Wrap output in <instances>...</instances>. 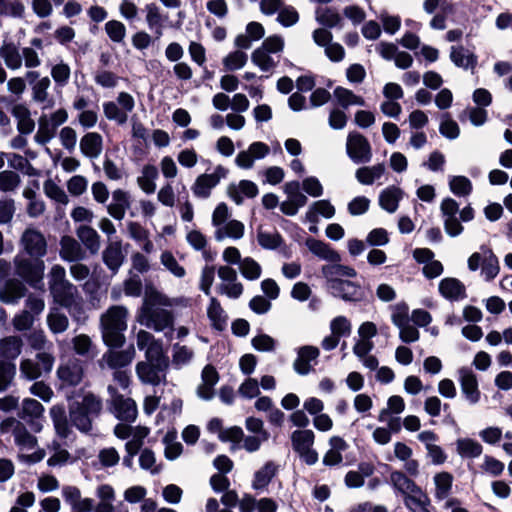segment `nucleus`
<instances>
[{"mask_svg":"<svg viewBox=\"0 0 512 512\" xmlns=\"http://www.w3.org/2000/svg\"><path fill=\"white\" fill-rule=\"evenodd\" d=\"M314 439V432L309 429L295 430L291 434L292 447L294 451L297 453L312 448L314 444Z\"/></svg>","mask_w":512,"mask_h":512,"instance_id":"49","label":"nucleus"},{"mask_svg":"<svg viewBox=\"0 0 512 512\" xmlns=\"http://www.w3.org/2000/svg\"><path fill=\"white\" fill-rule=\"evenodd\" d=\"M335 215V207L330 203L329 200H318L313 202L307 212L306 219L308 222L316 224L319 221V216H323L326 219H331Z\"/></svg>","mask_w":512,"mask_h":512,"instance_id":"33","label":"nucleus"},{"mask_svg":"<svg viewBox=\"0 0 512 512\" xmlns=\"http://www.w3.org/2000/svg\"><path fill=\"white\" fill-rule=\"evenodd\" d=\"M11 114L17 121V130L22 135H29L35 129V121L31 118L29 108L22 103L11 108Z\"/></svg>","mask_w":512,"mask_h":512,"instance_id":"25","label":"nucleus"},{"mask_svg":"<svg viewBox=\"0 0 512 512\" xmlns=\"http://www.w3.org/2000/svg\"><path fill=\"white\" fill-rule=\"evenodd\" d=\"M326 289L333 297L345 302L364 303L372 297L370 291L351 280L332 281L330 286H326Z\"/></svg>","mask_w":512,"mask_h":512,"instance_id":"6","label":"nucleus"},{"mask_svg":"<svg viewBox=\"0 0 512 512\" xmlns=\"http://www.w3.org/2000/svg\"><path fill=\"white\" fill-rule=\"evenodd\" d=\"M15 374V364L13 362L0 359V392L8 389Z\"/></svg>","mask_w":512,"mask_h":512,"instance_id":"62","label":"nucleus"},{"mask_svg":"<svg viewBox=\"0 0 512 512\" xmlns=\"http://www.w3.org/2000/svg\"><path fill=\"white\" fill-rule=\"evenodd\" d=\"M174 304L173 299L155 289L146 291L138 314L139 323L148 329L163 332L171 340L174 334V315L164 307H172Z\"/></svg>","mask_w":512,"mask_h":512,"instance_id":"1","label":"nucleus"},{"mask_svg":"<svg viewBox=\"0 0 512 512\" xmlns=\"http://www.w3.org/2000/svg\"><path fill=\"white\" fill-rule=\"evenodd\" d=\"M459 383L461 392L469 404L475 405L480 401L481 392L475 373L468 368L459 370Z\"/></svg>","mask_w":512,"mask_h":512,"instance_id":"17","label":"nucleus"},{"mask_svg":"<svg viewBox=\"0 0 512 512\" xmlns=\"http://www.w3.org/2000/svg\"><path fill=\"white\" fill-rule=\"evenodd\" d=\"M127 309L123 306H112L101 316L102 337L109 347H121L125 341L124 331L127 329Z\"/></svg>","mask_w":512,"mask_h":512,"instance_id":"2","label":"nucleus"},{"mask_svg":"<svg viewBox=\"0 0 512 512\" xmlns=\"http://www.w3.org/2000/svg\"><path fill=\"white\" fill-rule=\"evenodd\" d=\"M50 74L54 83L58 87L62 88L69 82L71 76V68L67 63L61 60L59 63L52 66Z\"/></svg>","mask_w":512,"mask_h":512,"instance_id":"57","label":"nucleus"},{"mask_svg":"<svg viewBox=\"0 0 512 512\" xmlns=\"http://www.w3.org/2000/svg\"><path fill=\"white\" fill-rule=\"evenodd\" d=\"M61 495L67 505L72 510L93 511L94 500L91 498H82L81 491L73 485H64L61 489Z\"/></svg>","mask_w":512,"mask_h":512,"instance_id":"19","label":"nucleus"},{"mask_svg":"<svg viewBox=\"0 0 512 512\" xmlns=\"http://www.w3.org/2000/svg\"><path fill=\"white\" fill-rule=\"evenodd\" d=\"M450 59L455 66L465 70H474L477 65V56L463 46H452Z\"/></svg>","mask_w":512,"mask_h":512,"instance_id":"32","label":"nucleus"},{"mask_svg":"<svg viewBox=\"0 0 512 512\" xmlns=\"http://www.w3.org/2000/svg\"><path fill=\"white\" fill-rule=\"evenodd\" d=\"M270 152L267 144L257 141L250 144L247 150L240 151L236 158L235 163L242 169H251L255 160L265 158Z\"/></svg>","mask_w":512,"mask_h":512,"instance_id":"16","label":"nucleus"},{"mask_svg":"<svg viewBox=\"0 0 512 512\" xmlns=\"http://www.w3.org/2000/svg\"><path fill=\"white\" fill-rule=\"evenodd\" d=\"M257 241L263 249L275 250L281 246L283 239L278 232L269 233L259 230Z\"/></svg>","mask_w":512,"mask_h":512,"instance_id":"64","label":"nucleus"},{"mask_svg":"<svg viewBox=\"0 0 512 512\" xmlns=\"http://www.w3.org/2000/svg\"><path fill=\"white\" fill-rule=\"evenodd\" d=\"M60 257L67 262H78L86 258L81 244L70 236H63L60 240Z\"/></svg>","mask_w":512,"mask_h":512,"instance_id":"21","label":"nucleus"},{"mask_svg":"<svg viewBox=\"0 0 512 512\" xmlns=\"http://www.w3.org/2000/svg\"><path fill=\"white\" fill-rule=\"evenodd\" d=\"M121 240H109L102 251V261L112 275H116L125 261Z\"/></svg>","mask_w":512,"mask_h":512,"instance_id":"15","label":"nucleus"},{"mask_svg":"<svg viewBox=\"0 0 512 512\" xmlns=\"http://www.w3.org/2000/svg\"><path fill=\"white\" fill-rule=\"evenodd\" d=\"M251 61L264 72L273 70L277 65V62L274 61L265 49L257 48L254 50L251 55Z\"/></svg>","mask_w":512,"mask_h":512,"instance_id":"60","label":"nucleus"},{"mask_svg":"<svg viewBox=\"0 0 512 512\" xmlns=\"http://www.w3.org/2000/svg\"><path fill=\"white\" fill-rule=\"evenodd\" d=\"M56 135V130L54 126H51L49 121L45 116H42L39 119V127L34 136V141L39 145H46L49 143Z\"/></svg>","mask_w":512,"mask_h":512,"instance_id":"56","label":"nucleus"},{"mask_svg":"<svg viewBox=\"0 0 512 512\" xmlns=\"http://www.w3.org/2000/svg\"><path fill=\"white\" fill-rule=\"evenodd\" d=\"M457 453L462 458H477L482 454V445L471 438H461L456 441Z\"/></svg>","mask_w":512,"mask_h":512,"instance_id":"51","label":"nucleus"},{"mask_svg":"<svg viewBox=\"0 0 512 512\" xmlns=\"http://www.w3.org/2000/svg\"><path fill=\"white\" fill-rule=\"evenodd\" d=\"M73 350L79 356L93 359L97 352L91 338L86 334H80L72 339Z\"/></svg>","mask_w":512,"mask_h":512,"instance_id":"50","label":"nucleus"},{"mask_svg":"<svg viewBox=\"0 0 512 512\" xmlns=\"http://www.w3.org/2000/svg\"><path fill=\"white\" fill-rule=\"evenodd\" d=\"M390 481L393 487L403 495L422 494L420 487L402 471L391 472Z\"/></svg>","mask_w":512,"mask_h":512,"instance_id":"38","label":"nucleus"},{"mask_svg":"<svg viewBox=\"0 0 512 512\" xmlns=\"http://www.w3.org/2000/svg\"><path fill=\"white\" fill-rule=\"evenodd\" d=\"M48 286L54 303L61 307L81 297L77 286L66 278V270L59 264L51 267L48 273Z\"/></svg>","mask_w":512,"mask_h":512,"instance_id":"4","label":"nucleus"},{"mask_svg":"<svg viewBox=\"0 0 512 512\" xmlns=\"http://www.w3.org/2000/svg\"><path fill=\"white\" fill-rule=\"evenodd\" d=\"M315 20L318 24L325 28H339L343 27L344 21L339 12L332 7H318L315 10Z\"/></svg>","mask_w":512,"mask_h":512,"instance_id":"29","label":"nucleus"},{"mask_svg":"<svg viewBox=\"0 0 512 512\" xmlns=\"http://www.w3.org/2000/svg\"><path fill=\"white\" fill-rule=\"evenodd\" d=\"M21 244L32 258L41 259L47 253L46 239L37 229L27 228L21 236Z\"/></svg>","mask_w":512,"mask_h":512,"instance_id":"14","label":"nucleus"},{"mask_svg":"<svg viewBox=\"0 0 512 512\" xmlns=\"http://www.w3.org/2000/svg\"><path fill=\"white\" fill-rule=\"evenodd\" d=\"M43 405L32 398H25L22 401L18 417L27 423L32 433H39L43 428L44 420Z\"/></svg>","mask_w":512,"mask_h":512,"instance_id":"11","label":"nucleus"},{"mask_svg":"<svg viewBox=\"0 0 512 512\" xmlns=\"http://www.w3.org/2000/svg\"><path fill=\"white\" fill-rule=\"evenodd\" d=\"M28 343L32 349L38 352H50L53 347L52 342L47 339L43 330L31 332L28 336Z\"/></svg>","mask_w":512,"mask_h":512,"instance_id":"61","label":"nucleus"},{"mask_svg":"<svg viewBox=\"0 0 512 512\" xmlns=\"http://www.w3.org/2000/svg\"><path fill=\"white\" fill-rule=\"evenodd\" d=\"M145 359L136 365V373L140 381L152 386L165 382L169 358L164 353H160L157 347H154L146 353Z\"/></svg>","mask_w":512,"mask_h":512,"instance_id":"3","label":"nucleus"},{"mask_svg":"<svg viewBox=\"0 0 512 512\" xmlns=\"http://www.w3.org/2000/svg\"><path fill=\"white\" fill-rule=\"evenodd\" d=\"M227 173L226 168L218 165L212 173L199 175L191 187L194 196L202 199L208 198L211 195L212 189L219 184L221 179L227 176Z\"/></svg>","mask_w":512,"mask_h":512,"instance_id":"13","label":"nucleus"},{"mask_svg":"<svg viewBox=\"0 0 512 512\" xmlns=\"http://www.w3.org/2000/svg\"><path fill=\"white\" fill-rule=\"evenodd\" d=\"M146 10V22L148 28L155 34L156 39H159L163 35V18L160 14L159 8L151 3L147 4Z\"/></svg>","mask_w":512,"mask_h":512,"instance_id":"48","label":"nucleus"},{"mask_svg":"<svg viewBox=\"0 0 512 512\" xmlns=\"http://www.w3.org/2000/svg\"><path fill=\"white\" fill-rule=\"evenodd\" d=\"M51 80L48 76L39 79L31 86V99L37 104H44L43 108H50L54 105L53 99L49 96Z\"/></svg>","mask_w":512,"mask_h":512,"instance_id":"30","label":"nucleus"},{"mask_svg":"<svg viewBox=\"0 0 512 512\" xmlns=\"http://www.w3.org/2000/svg\"><path fill=\"white\" fill-rule=\"evenodd\" d=\"M309 251L318 258L328 261L330 263H338L341 261L340 254L331 248V246L321 240L315 238H308L305 242Z\"/></svg>","mask_w":512,"mask_h":512,"instance_id":"24","label":"nucleus"},{"mask_svg":"<svg viewBox=\"0 0 512 512\" xmlns=\"http://www.w3.org/2000/svg\"><path fill=\"white\" fill-rule=\"evenodd\" d=\"M161 264L175 277L183 278L186 274L185 268L181 266L170 251H164L160 257Z\"/></svg>","mask_w":512,"mask_h":512,"instance_id":"63","label":"nucleus"},{"mask_svg":"<svg viewBox=\"0 0 512 512\" xmlns=\"http://www.w3.org/2000/svg\"><path fill=\"white\" fill-rule=\"evenodd\" d=\"M449 188L458 197L469 196L473 189L471 181L465 176H450Z\"/></svg>","mask_w":512,"mask_h":512,"instance_id":"55","label":"nucleus"},{"mask_svg":"<svg viewBox=\"0 0 512 512\" xmlns=\"http://www.w3.org/2000/svg\"><path fill=\"white\" fill-rule=\"evenodd\" d=\"M0 431L2 433H11L14 443L20 450H33L38 444L36 436L29 432L24 423L16 418L9 417L4 419L0 423Z\"/></svg>","mask_w":512,"mask_h":512,"instance_id":"8","label":"nucleus"},{"mask_svg":"<svg viewBox=\"0 0 512 512\" xmlns=\"http://www.w3.org/2000/svg\"><path fill=\"white\" fill-rule=\"evenodd\" d=\"M135 350L130 347L123 351H109L103 355V360L112 368H122L130 364L134 358Z\"/></svg>","mask_w":512,"mask_h":512,"instance_id":"41","label":"nucleus"},{"mask_svg":"<svg viewBox=\"0 0 512 512\" xmlns=\"http://www.w3.org/2000/svg\"><path fill=\"white\" fill-rule=\"evenodd\" d=\"M207 315L210 319L212 326L217 330H223L227 323V315L220 302L215 298H210V303L207 308Z\"/></svg>","mask_w":512,"mask_h":512,"instance_id":"47","label":"nucleus"},{"mask_svg":"<svg viewBox=\"0 0 512 512\" xmlns=\"http://www.w3.org/2000/svg\"><path fill=\"white\" fill-rule=\"evenodd\" d=\"M21 185V177L13 170L0 171V191L14 193Z\"/></svg>","mask_w":512,"mask_h":512,"instance_id":"54","label":"nucleus"},{"mask_svg":"<svg viewBox=\"0 0 512 512\" xmlns=\"http://www.w3.org/2000/svg\"><path fill=\"white\" fill-rule=\"evenodd\" d=\"M480 250L485 253V258L481 267V275L486 281H491L500 271L499 260L494 252L486 245H481Z\"/></svg>","mask_w":512,"mask_h":512,"instance_id":"39","label":"nucleus"},{"mask_svg":"<svg viewBox=\"0 0 512 512\" xmlns=\"http://www.w3.org/2000/svg\"><path fill=\"white\" fill-rule=\"evenodd\" d=\"M81 153L89 159H97L103 150V138L97 132H88L79 143Z\"/></svg>","mask_w":512,"mask_h":512,"instance_id":"22","label":"nucleus"},{"mask_svg":"<svg viewBox=\"0 0 512 512\" xmlns=\"http://www.w3.org/2000/svg\"><path fill=\"white\" fill-rule=\"evenodd\" d=\"M321 274L326 280V286H330L332 281H347L343 277L354 278L357 276V271L347 265L338 263H330L321 267Z\"/></svg>","mask_w":512,"mask_h":512,"instance_id":"20","label":"nucleus"},{"mask_svg":"<svg viewBox=\"0 0 512 512\" xmlns=\"http://www.w3.org/2000/svg\"><path fill=\"white\" fill-rule=\"evenodd\" d=\"M319 353V349L315 346L301 347L293 364L295 371L300 375L309 374L312 369L310 362L316 360Z\"/></svg>","mask_w":512,"mask_h":512,"instance_id":"27","label":"nucleus"},{"mask_svg":"<svg viewBox=\"0 0 512 512\" xmlns=\"http://www.w3.org/2000/svg\"><path fill=\"white\" fill-rule=\"evenodd\" d=\"M0 58L10 70H19L22 67V54L14 42H4L2 44Z\"/></svg>","mask_w":512,"mask_h":512,"instance_id":"31","label":"nucleus"},{"mask_svg":"<svg viewBox=\"0 0 512 512\" xmlns=\"http://www.w3.org/2000/svg\"><path fill=\"white\" fill-rule=\"evenodd\" d=\"M110 399L108 400L109 409L113 415L123 422L132 423L138 415L137 405L131 398H125L119 394L117 388L109 385L107 388Z\"/></svg>","mask_w":512,"mask_h":512,"instance_id":"7","label":"nucleus"},{"mask_svg":"<svg viewBox=\"0 0 512 512\" xmlns=\"http://www.w3.org/2000/svg\"><path fill=\"white\" fill-rule=\"evenodd\" d=\"M244 235V224L238 220H230L224 226L215 230L214 238L221 242L225 238L240 239Z\"/></svg>","mask_w":512,"mask_h":512,"instance_id":"44","label":"nucleus"},{"mask_svg":"<svg viewBox=\"0 0 512 512\" xmlns=\"http://www.w3.org/2000/svg\"><path fill=\"white\" fill-rule=\"evenodd\" d=\"M440 211L443 217L444 230L450 237L459 236L464 227L457 217L459 213V204L453 198L446 197L440 204Z\"/></svg>","mask_w":512,"mask_h":512,"instance_id":"12","label":"nucleus"},{"mask_svg":"<svg viewBox=\"0 0 512 512\" xmlns=\"http://www.w3.org/2000/svg\"><path fill=\"white\" fill-rule=\"evenodd\" d=\"M69 418L72 425L80 432L89 433L92 431V424L95 419L88 416L75 403H72L69 407Z\"/></svg>","mask_w":512,"mask_h":512,"instance_id":"42","label":"nucleus"},{"mask_svg":"<svg viewBox=\"0 0 512 512\" xmlns=\"http://www.w3.org/2000/svg\"><path fill=\"white\" fill-rule=\"evenodd\" d=\"M159 176V172L154 165H145L142 169L141 175L137 178V183L143 192L146 194H152L156 190V179Z\"/></svg>","mask_w":512,"mask_h":512,"instance_id":"45","label":"nucleus"},{"mask_svg":"<svg viewBox=\"0 0 512 512\" xmlns=\"http://www.w3.org/2000/svg\"><path fill=\"white\" fill-rule=\"evenodd\" d=\"M23 341L19 336H7L0 340V359L12 362L22 352Z\"/></svg>","mask_w":512,"mask_h":512,"instance_id":"35","label":"nucleus"},{"mask_svg":"<svg viewBox=\"0 0 512 512\" xmlns=\"http://www.w3.org/2000/svg\"><path fill=\"white\" fill-rule=\"evenodd\" d=\"M441 295L451 301H457L466 297L464 284L456 278H444L439 283Z\"/></svg>","mask_w":512,"mask_h":512,"instance_id":"28","label":"nucleus"},{"mask_svg":"<svg viewBox=\"0 0 512 512\" xmlns=\"http://www.w3.org/2000/svg\"><path fill=\"white\" fill-rule=\"evenodd\" d=\"M403 194V191L395 185L385 188L379 195L380 207L388 213H394L398 209Z\"/></svg>","mask_w":512,"mask_h":512,"instance_id":"34","label":"nucleus"},{"mask_svg":"<svg viewBox=\"0 0 512 512\" xmlns=\"http://www.w3.org/2000/svg\"><path fill=\"white\" fill-rule=\"evenodd\" d=\"M55 357L51 352H38L36 360L24 359L20 363L21 376L27 380H35L52 371L54 366Z\"/></svg>","mask_w":512,"mask_h":512,"instance_id":"9","label":"nucleus"},{"mask_svg":"<svg viewBox=\"0 0 512 512\" xmlns=\"http://www.w3.org/2000/svg\"><path fill=\"white\" fill-rule=\"evenodd\" d=\"M26 286L19 280L9 279L0 288V301L6 304H16L25 296Z\"/></svg>","mask_w":512,"mask_h":512,"instance_id":"23","label":"nucleus"},{"mask_svg":"<svg viewBox=\"0 0 512 512\" xmlns=\"http://www.w3.org/2000/svg\"><path fill=\"white\" fill-rule=\"evenodd\" d=\"M76 235L92 255L99 252L101 241L100 236L95 229L87 225H81L76 230Z\"/></svg>","mask_w":512,"mask_h":512,"instance_id":"36","label":"nucleus"},{"mask_svg":"<svg viewBox=\"0 0 512 512\" xmlns=\"http://www.w3.org/2000/svg\"><path fill=\"white\" fill-rule=\"evenodd\" d=\"M346 153L355 164H366L372 159V148L369 141L358 132L348 134Z\"/></svg>","mask_w":512,"mask_h":512,"instance_id":"10","label":"nucleus"},{"mask_svg":"<svg viewBox=\"0 0 512 512\" xmlns=\"http://www.w3.org/2000/svg\"><path fill=\"white\" fill-rule=\"evenodd\" d=\"M74 403L93 419L98 418L103 409L101 398L93 393L85 394L81 401H75Z\"/></svg>","mask_w":512,"mask_h":512,"instance_id":"46","label":"nucleus"},{"mask_svg":"<svg viewBox=\"0 0 512 512\" xmlns=\"http://www.w3.org/2000/svg\"><path fill=\"white\" fill-rule=\"evenodd\" d=\"M103 113L109 121H114L120 126L126 124L128 121V116H125V113H123L115 101L104 102Z\"/></svg>","mask_w":512,"mask_h":512,"instance_id":"58","label":"nucleus"},{"mask_svg":"<svg viewBox=\"0 0 512 512\" xmlns=\"http://www.w3.org/2000/svg\"><path fill=\"white\" fill-rule=\"evenodd\" d=\"M46 323L53 334H62L69 327V319L59 307H51L46 317Z\"/></svg>","mask_w":512,"mask_h":512,"instance_id":"40","label":"nucleus"},{"mask_svg":"<svg viewBox=\"0 0 512 512\" xmlns=\"http://www.w3.org/2000/svg\"><path fill=\"white\" fill-rule=\"evenodd\" d=\"M334 97L343 109H347L351 105L364 106L365 100L351 90L338 86L334 89Z\"/></svg>","mask_w":512,"mask_h":512,"instance_id":"52","label":"nucleus"},{"mask_svg":"<svg viewBox=\"0 0 512 512\" xmlns=\"http://www.w3.org/2000/svg\"><path fill=\"white\" fill-rule=\"evenodd\" d=\"M435 496L438 500L447 499L453 483V477L448 472H441L434 476Z\"/></svg>","mask_w":512,"mask_h":512,"instance_id":"53","label":"nucleus"},{"mask_svg":"<svg viewBox=\"0 0 512 512\" xmlns=\"http://www.w3.org/2000/svg\"><path fill=\"white\" fill-rule=\"evenodd\" d=\"M277 471L278 466L274 462H266L265 465L254 474V479L252 482L253 489L262 490L266 488L273 477L276 475Z\"/></svg>","mask_w":512,"mask_h":512,"instance_id":"43","label":"nucleus"},{"mask_svg":"<svg viewBox=\"0 0 512 512\" xmlns=\"http://www.w3.org/2000/svg\"><path fill=\"white\" fill-rule=\"evenodd\" d=\"M242 276L250 281L256 280L261 276V266L251 257L242 259L239 265Z\"/></svg>","mask_w":512,"mask_h":512,"instance_id":"59","label":"nucleus"},{"mask_svg":"<svg viewBox=\"0 0 512 512\" xmlns=\"http://www.w3.org/2000/svg\"><path fill=\"white\" fill-rule=\"evenodd\" d=\"M83 375L82 364L75 358L62 363L57 370V376L63 386H77L82 381Z\"/></svg>","mask_w":512,"mask_h":512,"instance_id":"18","label":"nucleus"},{"mask_svg":"<svg viewBox=\"0 0 512 512\" xmlns=\"http://www.w3.org/2000/svg\"><path fill=\"white\" fill-rule=\"evenodd\" d=\"M15 273L33 288H39L44 275L42 259L17 255L14 258Z\"/></svg>","mask_w":512,"mask_h":512,"instance_id":"5","label":"nucleus"},{"mask_svg":"<svg viewBox=\"0 0 512 512\" xmlns=\"http://www.w3.org/2000/svg\"><path fill=\"white\" fill-rule=\"evenodd\" d=\"M130 205L129 194L122 189H116L112 193V202L107 206V211L111 217L120 221L125 217Z\"/></svg>","mask_w":512,"mask_h":512,"instance_id":"26","label":"nucleus"},{"mask_svg":"<svg viewBox=\"0 0 512 512\" xmlns=\"http://www.w3.org/2000/svg\"><path fill=\"white\" fill-rule=\"evenodd\" d=\"M384 163H378L373 166H362L355 172V178L362 185H372L379 180L385 173Z\"/></svg>","mask_w":512,"mask_h":512,"instance_id":"37","label":"nucleus"}]
</instances>
